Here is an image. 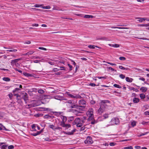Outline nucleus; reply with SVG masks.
<instances>
[{
    "instance_id": "nucleus-1",
    "label": "nucleus",
    "mask_w": 149,
    "mask_h": 149,
    "mask_svg": "<svg viewBox=\"0 0 149 149\" xmlns=\"http://www.w3.org/2000/svg\"><path fill=\"white\" fill-rule=\"evenodd\" d=\"M109 101L108 100H102L100 104V107L98 110V113L101 114L105 110L107 106V103H109Z\"/></svg>"
},
{
    "instance_id": "nucleus-2",
    "label": "nucleus",
    "mask_w": 149,
    "mask_h": 149,
    "mask_svg": "<svg viewBox=\"0 0 149 149\" xmlns=\"http://www.w3.org/2000/svg\"><path fill=\"white\" fill-rule=\"evenodd\" d=\"M65 103L66 104L67 107L69 108H75L78 107L76 103L73 100H66Z\"/></svg>"
},
{
    "instance_id": "nucleus-3",
    "label": "nucleus",
    "mask_w": 149,
    "mask_h": 149,
    "mask_svg": "<svg viewBox=\"0 0 149 149\" xmlns=\"http://www.w3.org/2000/svg\"><path fill=\"white\" fill-rule=\"evenodd\" d=\"M87 116L88 117V120H93V110L92 108L89 109L86 113Z\"/></svg>"
},
{
    "instance_id": "nucleus-4",
    "label": "nucleus",
    "mask_w": 149,
    "mask_h": 149,
    "mask_svg": "<svg viewBox=\"0 0 149 149\" xmlns=\"http://www.w3.org/2000/svg\"><path fill=\"white\" fill-rule=\"evenodd\" d=\"M65 94L67 95L68 97L72 98L81 99L82 98L81 96L79 94H72L68 92H66L65 93Z\"/></svg>"
},
{
    "instance_id": "nucleus-5",
    "label": "nucleus",
    "mask_w": 149,
    "mask_h": 149,
    "mask_svg": "<svg viewBox=\"0 0 149 149\" xmlns=\"http://www.w3.org/2000/svg\"><path fill=\"white\" fill-rule=\"evenodd\" d=\"M119 123L118 119L117 118H113L109 122V125H118Z\"/></svg>"
},
{
    "instance_id": "nucleus-6",
    "label": "nucleus",
    "mask_w": 149,
    "mask_h": 149,
    "mask_svg": "<svg viewBox=\"0 0 149 149\" xmlns=\"http://www.w3.org/2000/svg\"><path fill=\"white\" fill-rule=\"evenodd\" d=\"M85 143L88 144H90L93 143V141L91 136H88L84 141Z\"/></svg>"
},
{
    "instance_id": "nucleus-7",
    "label": "nucleus",
    "mask_w": 149,
    "mask_h": 149,
    "mask_svg": "<svg viewBox=\"0 0 149 149\" xmlns=\"http://www.w3.org/2000/svg\"><path fill=\"white\" fill-rule=\"evenodd\" d=\"M79 107H81L83 109L86 106V102L85 100H80L79 101Z\"/></svg>"
},
{
    "instance_id": "nucleus-8",
    "label": "nucleus",
    "mask_w": 149,
    "mask_h": 149,
    "mask_svg": "<svg viewBox=\"0 0 149 149\" xmlns=\"http://www.w3.org/2000/svg\"><path fill=\"white\" fill-rule=\"evenodd\" d=\"M76 129H74L71 132H65L63 131V133L65 134L68 135H72L73 134L74 132L76 131Z\"/></svg>"
},
{
    "instance_id": "nucleus-9",
    "label": "nucleus",
    "mask_w": 149,
    "mask_h": 149,
    "mask_svg": "<svg viewBox=\"0 0 149 149\" xmlns=\"http://www.w3.org/2000/svg\"><path fill=\"white\" fill-rule=\"evenodd\" d=\"M55 99L58 100H65L64 97L59 95H57L54 97Z\"/></svg>"
},
{
    "instance_id": "nucleus-10",
    "label": "nucleus",
    "mask_w": 149,
    "mask_h": 149,
    "mask_svg": "<svg viewBox=\"0 0 149 149\" xmlns=\"http://www.w3.org/2000/svg\"><path fill=\"white\" fill-rule=\"evenodd\" d=\"M60 125L63 127H65L66 129H68V128L70 127L71 125L69 124H65V123H62Z\"/></svg>"
},
{
    "instance_id": "nucleus-11",
    "label": "nucleus",
    "mask_w": 149,
    "mask_h": 149,
    "mask_svg": "<svg viewBox=\"0 0 149 149\" xmlns=\"http://www.w3.org/2000/svg\"><path fill=\"white\" fill-rule=\"evenodd\" d=\"M44 117L45 118L51 119H53L54 117V116L49 114L45 115L44 116Z\"/></svg>"
},
{
    "instance_id": "nucleus-12",
    "label": "nucleus",
    "mask_w": 149,
    "mask_h": 149,
    "mask_svg": "<svg viewBox=\"0 0 149 149\" xmlns=\"http://www.w3.org/2000/svg\"><path fill=\"white\" fill-rule=\"evenodd\" d=\"M20 60V58H18L13 60H12L11 62V65H14V64L17 63Z\"/></svg>"
},
{
    "instance_id": "nucleus-13",
    "label": "nucleus",
    "mask_w": 149,
    "mask_h": 149,
    "mask_svg": "<svg viewBox=\"0 0 149 149\" xmlns=\"http://www.w3.org/2000/svg\"><path fill=\"white\" fill-rule=\"evenodd\" d=\"M61 119L62 120V121L61 122L60 124H62V123H65L67 120L66 117L64 116H61Z\"/></svg>"
},
{
    "instance_id": "nucleus-14",
    "label": "nucleus",
    "mask_w": 149,
    "mask_h": 149,
    "mask_svg": "<svg viewBox=\"0 0 149 149\" xmlns=\"http://www.w3.org/2000/svg\"><path fill=\"white\" fill-rule=\"evenodd\" d=\"M42 132V130H41L40 131H37L36 133H31V134L34 136H36L38 135H39Z\"/></svg>"
},
{
    "instance_id": "nucleus-15",
    "label": "nucleus",
    "mask_w": 149,
    "mask_h": 149,
    "mask_svg": "<svg viewBox=\"0 0 149 149\" xmlns=\"http://www.w3.org/2000/svg\"><path fill=\"white\" fill-rule=\"evenodd\" d=\"M2 130L6 131L8 130L2 124L0 123V130Z\"/></svg>"
},
{
    "instance_id": "nucleus-16",
    "label": "nucleus",
    "mask_w": 149,
    "mask_h": 149,
    "mask_svg": "<svg viewBox=\"0 0 149 149\" xmlns=\"http://www.w3.org/2000/svg\"><path fill=\"white\" fill-rule=\"evenodd\" d=\"M88 47L90 49H95V47H97L99 49H101V47H100L94 45H89L88 46Z\"/></svg>"
},
{
    "instance_id": "nucleus-17",
    "label": "nucleus",
    "mask_w": 149,
    "mask_h": 149,
    "mask_svg": "<svg viewBox=\"0 0 149 149\" xmlns=\"http://www.w3.org/2000/svg\"><path fill=\"white\" fill-rule=\"evenodd\" d=\"M125 80L127 82L131 83L132 82L133 79L132 78H129L128 77H125Z\"/></svg>"
},
{
    "instance_id": "nucleus-18",
    "label": "nucleus",
    "mask_w": 149,
    "mask_h": 149,
    "mask_svg": "<svg viewBox=\"0 0 149 149\" xmlns=\"http://www.w3.org/2000/svg\"><path fill=\"white\" fill-rule=\"evenodd\" d=\"M140 90L142 92H145L147 91V88L145 87H142L140 88Z\"/></svg>"
},
{
    "instance_id": "nucleus-19",
    "label": "nucleus",
    "mask_w": 149,
    "mask_h": 149,
    "mask_svg": "<svg viewBox=\"0 0 149 149\" xmlns=\"http://www.w3.org/2000/svg\"><path fill=\"white\" fill-rule=\"evenodd\" d=\"M75 122L76 124L81 123L80 119L79 118H76L75 120Z\"/></svg>"
},
{
    "instance_id": "nucleus-20",
    "label": "nucleus",
    "mask_w": 149,
    "mask_h": 149,
    "mask_svg": "<svg viewBox=\"0 0 149 149\" xmlns=\"http://www.w3.org/2000/svg\"><path fill=\"white\" fill-rule=\"evenodd\" d=\"M133 101L134 103H137L139 102V100L137 98L134 97L133 98Z\"/></svg>"
},
{
    "instance_id": "nucleus-21",
    "label": "nucleus",
    "mask_w": 149,
    "mask_h": 149,
    "mask_svg": "<svg viewBox=\"0 0 149 149\" xmlns=\"http://www.w3.org/2000/svg\"><path fill=\"white\" fill-rule=\"evenodd\" d=\"M23 98L25 102H26V101L28 100V96L26 93H25V94L23 97Z\"/></svg>"
},
{
    "instance_id": "nucleus-22",
    "label": "nucleus",
    "mask_w": 149,
    "mask_h": 149,
    "mask_svg": "<svg viewBox=\"0 0 149 149\" xmlns=\"http://www.w3.org/2000/svg\"><path fill=\"white\" fill-rule=\"evenodd\" d=\"M138 26L139 27H147L149 26V24H138Z\"/></svg>"
},
{
    "instance_id": "nucleus-23",
    "label": "nucleus",
    "mask_w": 149,
    "mask_h": 149,
    "mask_svg": "<svg viewBox=\"0 0 149 149\" xmlns=\"http://www.w3.org/2000/svg\"><path fill=\"white\" fill-rule=\"evenodd\" d=\"M2 79L3 80L7 82L9 81L10 80V78L7 77H3Z\"/></svg>"
},
{
    "instance_id": "nucleus-24",
    "label": "nucleus",
    "mask_w": 149,
    "mask_h": 149,
    "mask_svg": "<svg viewBox=\"0 0 149 149\" xmlns=\"http://www.w3.org/2000/svg\"><path fill=\"white\" fill-rule=\"evenodd\" d=\"M93 16L91 15H85L84 16V17L86 18H92Z\"/></svg>"
},
{
    "instance_id": "nucleus-25",
    "label": "nucleus",
    "mask_w": 149,
    "mask_h": 149,
    "mask_svg": "<svg viewBox=\"0 0 149 149\" xmlns=\"http://www.w3.org/2000/svg\"><path fill=\"white\" fill-rule=\"evenodd\" d=\"M27 77H32L33 76V75L32 74L27 73L26 72H25L23 73Z\"/></svg>"
},
{
    "instance_id": "nucleus-26",
    "label": "nucleus",
    "mask_w": 149,
    "mask_h": 149,
    "mask_svg": "<svg viewBox=\"0 0 149 149\" xmlns=\"http://www.w3.org/2000/svg\"><path fill=\"white\" fill-rule=\"evenodd\" d=\"M49 127L51 128L54 130H55V126L53 125H49Z\"/></svg>"
},
{
    "instance_id": "nucleus-27",
    "label": "nucleus",
    "mask_w": 149,
    "mask_h": 149,
    "mask_svg": "<svg viewBox=\"0 0 149 149\" xmlns=\"http://www.w3.org/2000/svg\"><path fill=\"white\" fill-rule=\"evenodd\" d=\"M79 109H80V108H77V109H74L73 110V112L74 113H75L76 114H77L76 113H81L79 111H78V110H80Z\"/></svg>"
},
{
    "instance_id": "nucleus-28",
    "label": "nucleus",
    "mask_w": 149,
    "mask_h": 149,
    "mask_svg": "<svg viewBox=\"0 0 149 149\" xmlns=\"http://www.w3.org/2000/svg\"><path fill=\"white\" fill-rule=\"evenodd\" d=\"M8 145H4L1 146L0 148L1 149H7Z\"/></svg>"
},
{
    "instance_id": "nucleus-29",
    "label": "nucleus",
    "mask_w": 149,
    "mask_h": 149,
    "mask_svg": "<svg viewBox=\"0 0 149 149\" xmlns=\"http://www.w3.org/2000/svg\"><path fill=\"white\" fill-rule=\"evenodd\" d=\"M129 89L130 90H134V91H135L136 92H138L139 91V90L133 87H130L129 88Z\"/></svg>"
},
{
    "instance_id": "nucleus-30",
    "label": "nucleus",
    "mask_w": 149,
    "mask_h": 149,
    "mask_svg": "<svg viewBox=\"0 0 149 149\" xmlns=\"http://www.w3.org/2000/svg\"><path fill=\"white\" fill-rule=\"evenodd\" d=\"M119 68L120 69H121L123 70H127L129 69L128 68H125L124 67H123V66H121V65H119Z\"/></svg>"
},
{
    "instance_id": "nucleus-31",
    "label": "nucleus",
    "mask_w": 149,
    "mask_h": 149,
    "mask_svg": "<svg viewBox=\"0 0 149 149\" xmlns=\"http://www.w3.org/2000/svg\"><path fill=\"white\" fill-rule=\"evenodd\" d=\"M34 52V51L33 50L30 51L26 53V55H31Z\"/></svg>"
},
{
    "instance_id": "nucleus-32",
    "label": "nucleus",
    "mask_w": 149,
    "mask_h": 149,
    "mask_svg": "<svg viewBox=\"0 0 149 149\" xmlns=\"http://www.w3.org/2000/svg\"><path fill=\"white\" fill-rule=\"evenodd\" d=\"M140 97L141 99H143L144 98H145L146 97V95L142 93L140 94Z\"/></svg>"
},
{
    "instance_id": "nucleus-33",
    "label": "nucleus",
    "mask_w": 149,
    "mask_h": 149,
    "mask_svg": "<svg viewBox=\"0 0 149 149\" xmlns=\"http://www.w3.org/2000/svg\"><path fill=\"white\" fill-rule=\"evenodd\" d=\"M103 117L104 118V119H106L109 117V114L107 113H105L103 114Z\"/></svg>"
},
{
    "instance_id": "nucleus-34",
    "label": "nucleus",
    "mask_w": 149,
    "mask_h": 149,
    "mask_svg": "<svg viewBox=\"0 0 149 149\" xmlns=\"http://www.w3.org/2000/svg\"><path fill=\"white\" fill-rule=\"evenodd\" d=\"M113 86L119 88H122L121 86L116 84H114L113 85Z\"/></svg>"
},
{
    "instance_id": "nucleus-35",
    "label": "nucleus",
    "mask_w": 149,
    "mask_h": 149,
    "mask_svg": "<svg viewBox=\"0 0 149 149\" xmlns=\"http://www.w3.org/2000/svg\"><path fill=\"white\" fill-rule=\"evenodd\" d=\"M42 8L44 9H49L50 8V7L49 6H43L42 7Z\"/></svg>"
},
{
    "instance_id": "nucleus-36",
    "label": "nucleus",
    "mask_w": 149,
    "mask_h": 149,
    "mask_svg": "<svg viewBox=\"0 0 149 149\" xmlns=\"http://www.w3.org/2000/svg\"><path fill=\"white\" fill-rule=\"evenodd\" d=\"M53 9V10H62L60 8L56 6L54 7Z\"/></svg>"
},
{
    "instance_id": "nucleus-37",
    "label": "nucleus",
    "mask_w": 149,
    "mask_h": 149,
    "mask_svg": "<svg viewBox=\"0 0 149 149\" xmlns=\"http://www.w3.org/2000/svg\"><path fill=\"white\" fill-rule=\"evenodd\" d=\"M137 21L139 22H143L144 21V18L140 17L139 18V19L137 20Z\"/></svg>"
},
{
    "instance_id": "nucleus-38",
    "label": "nucleus",
    "mask_w": 149,
    "mask_h": 149,
    "mask_svg": "<svg viewBox=\"0 0 149 149\" xmlns=\"http://www.w3.org/2000/svg\"><path fill=\"white\" fill-rule=\"evenodd\" d=\"M38 92L39 93L42 94L44 93V91L42 89H40L38 90Z\"/></svg>"
},
{
    "instance_id": "nucleus-39",
    "label": "nucleus",
    "mask_w": 149,
    "mask_h": 149,
    "mask_svg": "<svg viewBox=\"0 0 149 149\" xmlns=\"http://www.w3.org/2000/svg\"><path fill=\"white\" fill-rule=\"evenodd\" d=\"M119 77H120V78L123 79H124L125 77V75L123 74H120L119 75Z\"/></svg>"
},
{
    "instance_id": "nucleus-40",
    "label": "nucleus",
    "mask_w": 149,
    "mask_h": 149,
    "mask_svg": "<svg viewBox=\"0 0 149 149\" xmlns=\"http://www.w3.org/2000/svg\"><path fill=\"white\" fill-rule=\"evenodd\" d=\"M97 123V120H93L91 121V123L92 124H94Z\"/></svg>"
},
{
    "instance_id": "nucleus-41",
    "label": "nucleus",
    "mask_w": 149,
    "mask_h": 149,
    "mask_svg": "<svg viewBox=\"0 0 149 149\" xmlns=\"http://www.w3.org/2000/svg\"><path fill=\"white\" fill-rule=\"evenodd\" d=\"M103 62H106L108 64H110V65H116V64H115V63H110V62H106V61H103Z\"/></svg>"
},
{
    "instance_id": "nucleus-42",
    "label": "nucleus",
    "mask_w": 149,
    "mask_h": 149,
    "mask_svg": "<svg viewBox=\"0 0 149 149\" xmlns=\"http://www.w3.org/2000/svg\"><path fill=\"white\" fill-rule=\"evenodd\" d=\"M125 149H133V147L132 146H129L125 147L124 148Z\"/></svg>"
},
{
    "instance_id": "nucleus-43",
    "label": "nucleus",
    "mask_w": 149,
    "mask_h": 149,
    "mask_svg": "<svg viewBox=\"0 0 149 149\" xmlns=\"http://www.w3.org/2000/svg\"><path fill=\"white\" fill-rule=\"evenodd\" d=\"M16 49H9L7 50V51L8 52H16L17 51Z\"/></svg>"
},
{
    "instance_id": "nucleus-44",
    "label": "nucleus",
    "mask_w": 149,
    "mask_h": 149,
    "mask_svg": "<svg viewBox=\"0 0 149 149\" xmlns=\"http://www.w3.org/2000/svg\"><path fill=\"white\" fill-rule=\"evenodd\" d=\"M99 40H107V38L105 37H102L98 39Z\"/></svg>"
},
{
    "instance_id": "nucleus-45",
    "label": "nucleus",
    "mask_w": 149,
    "mask_h": 149,
    "mask_svg": "<svg viewBox=\"0 0 149 149\" xmlns=\"http://www.w3.org/2000/svg\"><path fill=\"white\" fill-rule=\"evenodd\" d=\"M68 65L70 68V71H71L72 69V66L69 63L68 64Z\"/></svg>"
},
{
    "instance_id": "nucleus-46",
    "label": "nucleus",
    "mask_w": 149,
    "mask_h": 149,
    "mask_svg": "<svg viewBox=\"0 0 149 149\" xmlns=\"http://www.w3.org/2000/svg\"><path fill=\"white\" fill-rule=\"evenodd\" d=\"M116 144V143L115 142L110 143L109 145L111 146H115Z\"/></svg>"
},
{
    "instance_id": "nucleus-47",
    "label": "nucleus",
    "mask_w": 149,
    "mask_h": 149,
    "mask_svg": "<svg viewBox=\"0 0 149 149\" xmlns=\"http://www.w3.org/2000/svg\"><path fill=\"white\" fill-rule=\"evenodd\" d=\"M76 124L77 126L78 127H81L82 125V124L81 123H77Z\"/></svg>"
},
{
    "instance_id": "nucleus-48",
    "label": "nucleus",
    "mask_w": 149,
    "mask_h": 149,
    "mask_svg": "<svg viewBox=\"0 0 149 149\" xmlns=\"http://www.w3.org/2000/svg\"><path fill=\"white\" fill-rule=\"evenodd\" d=\"M42 6V5H39V4H35L34 5V7H40L41 8Z\"/></svg>"
},
{
    "instance_id": "nucleus-49",
    "label": "nucleus",
    "mask_w": 149,
    "mask_h": 149,
    "mask_svg": "<svg viewBox=\"0 0 149 149\" xmlns=\"http://www.w3.org/2000/svg\"><path fill=\"white\" fill-rule=\"evenodd\" d=\"M74 119V118L73 117H71L70 118H69V119H68V122H70L72 121V120H73Z\"/></svg>"
},
{
    "instance_id": "nucleus-50",
    "label": "nucleus",
    "mask_w": 149,
    "mask_h": 149,
    "mask_svg": "<svg viewBox=\"0 0 149 149\" xmlns=\"http://www.w3.org/2000/svg\"><path fill=\"white\" fill-rule=\"evenodd\" d=\"M14 148V146L13 145H11L8 146V149H13Z\"/></svg>"
},
{
    "instance_id": "nucleus-51",
    "label": "nucleus",
    "mask_w": 149,
    "mask_h": 149,
    "mask_svg": "<svg viewBox=\"0 0 149 149\" xmlns=\"http://www.w3.org/2000/svg\"><path fill=\"white\" fill-rule=\"evenodd\" d=\"M107 69L108 70H111V71H113L114 70V69L111 67H107Z\"/></svg>"
},
{
    "instance_id": "nucleus-52",
    "label": "nucleus",
    "mask_w": 149,
    "mask_h": 149,
    "mask_svg": "<svg viewBox=\"0 0 149 149\" xmlns=\"http://www.w3.org/2000/svg\"><path fill=\"white\" fill-rule=\"evenodd\" d=\"M31 43V42L29 40H26L24 42V43L25 44H30Z\"/></svg>"
},
{
    "instance_id": "nucleus-53",
    "label": "nucleus",
    "mask_w": 149,
    "mask_h": 149,
    "mask_svg": "<svg viewBox=\"0 0 149 149\" xmlns=\"http://www.w3.org/2000/svg\"><path fill=\"white\" fill-rule=\"evenodd\" d=\"M38 49H41L45 51L47 50V49L46 48L43 47H38Z\"/></svg>"
},
{
    "instance_id": "nucleus-54",
    "label": "nucleus",
    "mask_w": 149,
    "mask_h": 149,
    "mask_svg": "<svg viewBox=\"0 0 149 149\" xmlns=\"http://www.w3.org/2000/svg\"><path fill=\"white\" fill-rule=\"evenodd\" d=\"M8 96L9 97L10 99H11L13 97V94L12 93H10L8 95Z\"/></svg>"
},
{
    "instance_id": "nucleus-55",
    "label": "nucleus",
    "mask_w": 149,
    "mask_h": 149,
    "mask_svg": "<svg viewBox=\"0 0 149 149\" xmlns=\"http://www.w3.org/2000/svg\"><path fill=\"white\" fill-rule=\"evenodd\" d=\"M119 59L120 60H125L126 59V58L124 57H120L119 58Z\"/></svg>"
},
{
    "instance_id": "nucleus-56",
    "label": "nucleus",
    "mask_w": 149,
    "mask_h": 149,
    "mask_svg": "<svg viewBox=\"0 0 149 149\" xmlns=\"http://www.w3.org/2000/svg\"><path fill=\"white\" fill-rule=\"evenodd\" d=\"M59 70H60V69L57 68H54L53 69L52 71L56 72L58 71Z\"/></svg>"
},
{
    "instance_id": "nucleus-57",
    "label": "nucleus",
    "mask_w": 149,
    "mask_h": 149,
    "mask_svg": "<svg viewBox=\"0 0 149 149\" xmlns=\"http://www.w3.org/2000/svg\"><path fill=\"white\" fill-rule=\"evenodd\" d=\"M131 125L133 127H134L136 125V123L135 121H134L132 122L131 123Z\"/></svg>"
},
{
    "instance_id": "nucleus-58",
    "label": "nucleus",
    "mask_w": 149,
    "mask_h": 149,
    "mask_svg": "<svg viewBox=\"0 0 149 149\" xmlns=\"http://www.w3.org/2000/svg\"><path fill=\"white\" fill-rule=\"evenodd\" d=\"M62 129V128L61 127H59V126H57V127H55V130H61Z\"/></svg>"
},
{
    "instance_id": "nucleus-59",
    "label": "nucleus",
    "mask_w": 149,
    "mask_h": 149,
    "mask_svg": "<svg viewBox=\"0 0 149 149\" xmlns=\"http://www.w3.org/2000/svg\"><path fill=\"white\" fill-rule=\"evenodd\" d=\"M89 85L92 86L94 87L96 86V85L95 84L93 83H91L89 84Z\"/></svg>"
},
{
    "instance_id": "nucleus-60",
    "label": "nucleus",
    "mask_w": 149,
    "mask_h": 149,
    "mask_svg": "<svg viewBox=\"0 0 149 149\" xmlns=\"http://www.w3.org/2000/svg\"><path fill=\"white\" fill-rule=\"evenodd\" d=\"M139 80L142 81H144L145 80V79L143 77H140L139 78Z\"/></svg>"
},
{
    "instance_id": "nucleus-61",
    "label": "nucleus",
    "mask_w": 149,
    "mask_h": 149,
    "mask_svg": "<svg viewBox=\"0 0 149 149\" xmlns=\"http://www.w3.org/2000/svg\"><path fill=\"white\" fill-rule=\"evenodd\" d=\"M15 70L17 71L18 72L20 73H22V70L19 69H17L16 68L15 69Z\"/></svg>"
},
{
    "instance_id": "nucleus-62",
    "label": "nucleus",
    "mask_w": 149,
    "mask_h": 149,
    "mask_svg": "<svg viewBox=\"0 0 149 149\" xmlns=\"http://www.w3.org/2000/svg\"><path fill=\"white\" fill-rule=\"evenodd\" d=\"M71 62L72 63V64L74 65V66L76 65V63L73 60H71Z\"/></svg>"
},
{
    "instance_id": "nucleus-63",
    "label": "nucleus",
    "mask_w": 149,
    "mask_h": 149,
    "mask_svg": "<svg viewBox=\"0 0 149 149\" xmlns=\"http://www.w3.org/2000/svg\"><path fill=\"white\" fill-rule=\"evenodd\" d=\"M61 69H60V70H65V68L64 66H60V67Z\"/></svg>"
},
{
    "instance_id": "nucleus-64",
    "label": "nucleus",
    "mask_w": 149,
    "mask_h": 149,
    "mask_svg": "<svg viewBox=\"0 0 149 149\" xmlns=\"http://www.w3.org/2000/svg\"><path fill=\"white\" fill-rule=\"evenodd\" d=\"M48 63L51 65H54L55 63L51 61H49L48 62Z\"/></svg>"
}]
</instances>
